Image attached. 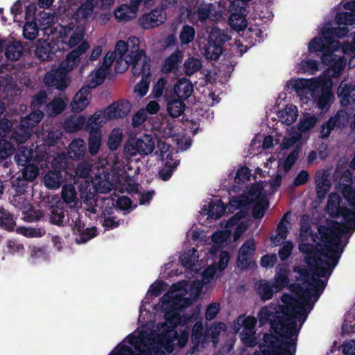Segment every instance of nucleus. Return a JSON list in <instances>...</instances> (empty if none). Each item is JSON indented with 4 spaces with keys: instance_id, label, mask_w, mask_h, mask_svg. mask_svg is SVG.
<instances>
[{
    "instance_id": "8fccbe9b",
    "label": "nucleus",
    "mask_w": 355,
    "mask_h": 355,
    "mask_svg": "<svg viewBox=\"0 0 355 355\" xmlns=\"http://www.w3.org/2000/svg\"><path fill=\"white\" fill-rule=\"evenodd\" d=\"M155 194V191L154 190L148 191L146 192L142 193L139 198V204L140 205H146L149 204Z\"/></svg>"
},
{
    "instance_id": "473e14b6",
    "label": "nucleus",
    "mask_w": 355,
    "mask_h": 355,
    "mask_svg": "<svg viewBox=\"0 0 355 355\" xmlns=\"http://www.w3.org/2000/svg\"><path fill=\"white\" fill-rule=\"evenodd\" d=\"M35 21L37 22L39 28L40 30H46L51 27L53 18L47 12H42L40 14V17L36 19Z\"/></svg>"
},
{
    "instance_id": "37998d69",
    "label": "nucleus",
    "mask_w": 355,
    "mask_h": 355,
    "mask_svg": "<svg viewBox=\"0 0 355 355\" xmlns=\"http://www.w3.org/2000/svg\"><path fill=\"white\" fill-rule=\"evenodd\" d=\"M43 216V213L41 211H29L24 212V219L28 223H33L38 221Z\"/></svg>"
},
{
    "instance_id": "c03bdc74",
    "label": "nucleus",
    "mask_w": 355,
    "mask_h": 355,
    "mask_svg": "<svg viewBox=\"0 0 355 355\" xmlns=\"http://www.w3.org/2000/svg\"><path fill=\"white\" fill-rule=\"evenodd\" d=\"M127 4L121 5L116 10L114 11V16L119 21H127L131 19V16L128 13L124 12V9H127Z\"/></svg>"
},
{
    "instance_id": "f8f14e48",
    "label": "nucleus",
    "mask_w": 355,
    "mask_h": 355,
    "mask_svg": "<svg viewBox=\"0 0 355 355\" xmlns=\"http://www.w3.org/2000/svg\"><path fill=\"white\" fill-rule=\"evenodd\" d=\"M135 44H139V40L137 37H132L126 42L123 40H119L116 42L113 53L118 57V60H123L128 59V55L132 50V46Z\"/></svg>"
},
{
    "instance_id": "a19ab883",
    "label": "nucleus",
    "mask_w": 355,
    "mask_h": 355,
    "mask_svg": "<svg viewBox=\"0 0 355 355\" xmlns=\"http://www.w3.org/2000/svg\"><path fill=\"white\" fill-rule=\"evenodd\" d=\"M147 114L145 110H140L135 113L132 119V126L134 128L139 127L146 121Z\"/></svg>"
},
{
    "instance_id": "4468645a",
    "label": "nucleus",
    "mask_w": 355,
    "mask_h": 355,
    "mask_svg": "<svg viewBox=\"0 0 355 355\" xmlns=\"http://www.w3.org/2000/svg\"><path fill=\"white\" fill-rule=\"evenodd\" d=\"M107 120L108 119L107 118L104 110L96 112L86 121L85 130L101 131V128Z\"/></svg>"
},
{
    "instance_id": "4be33fe9",
    "label": "nucleus",
    "mask_w": 355,
    "mask_h": 355,
    "mask_svg": "<svg viewBox=\"0 0 355 355\" xmlns=\"http://www.w3.org/2000/svg\"><path fill=\"white\" fill-rule=\"evenodd\" d=\"M62 198L70 207H74L77 203V193L74 187L71 184L65 185L62 189Z\"/></svg>"
},
{
    "instance_id": "1a4fd4ad",
    "label": "nucleus",
    "mask_w": 355,
    "mask_h": 355,
    "mask_svg": "<svg viewBox=\"0 0 355 355\" xmlns=\"http://www.w3.org/2000/svg\"><path fill=\"white\" fill-rule=\"evenodd\" d=\"M166 12L163 8H155L142 15L138 19L139 25L144 29H150L162 24L166 20Z\"/></svg>"
},
{
    "instance_id": "20e7f679",
    "label": "nucleus",
    "mask_w": 355,
    "mask_h": 355,
    "mask_svg": "<svg viewBox=\"0 0 355 355\" xmlns=\"http://www.w3.org/2000/svg\"><path fill=\"white\" fill-rule=\"evenodd\" d=\"M104 79V75L96 72L95 76L89 80L88 85L83 87L73 96L70 105L72 112H80L87 107L90 103L91 89L102 84Z\"/></svg>"
},
{
    "instance_id": "dca6fc26",
    "label": "nucleus",
    "mask_w": 355,
    "mask_h": 355,
    "mask_svg": "<svg viewBox=\"0 0 355 355\" xmlns=\"http://www.w3.org/2000/svg\"><path fill=\"white\" fill-rule=\"evenodd\" d=\"M86 118L84 116H69L64 120L63 128L67 132H76L85 128Z\"/></svg>"
},
{
    "instance_id": "c756f323",
    "label": "nucleus",
    "mask_w": 355,
    "mask_h": 355,
    "mask_svg": "<svg viewBox=\"0 0 355 355\" xmlns=\"http://www.w3.org/2000/svg\"><path fill=\"white\" fill-rule=\"evenodd\" d=\"M104 111L108 120L123 118L127 115V110L124 111L120 110L117 103H114L109 105Z\"/></svg>"
},
{
    "instance_id": "6ab92c4d",
    "label": "nucleus",
    "mask_w": 355,
    "mask_h": 355,
    "mask_svg": "<svg viewBox=\"0 0 355 355\" xmlns=\"http://www.w3.org/2000/svg\"><path fill=\"white\" fill-rule=\"evenodd\" d=\"M89 133L88 139V150L92 155L98 153L101 146V131L87 130Z\"/></svg>"
},
{
    "instance_id": "5fc2aeb1",
    "label": "nucleus",
    "mask_w": 355,
    "mask_h": 355,
    "mask_svg": "<svg viewBox=\"0 0 355 355\" xmlns=\"http://www.w3.org/2000/svg\"><path fill=\"white\" fill-rule=\"evenodd\" d=\"M119 221H116L114 217H107L103 220V226L107 229H114L119 225Z\"/></svg>"
},
{
    "instance_id": "4c0bfd02",
    "label": "nucleus",
    "mask_w": 355,
    "mask_h": 355,
    "mask_svg": "<svg viewBox=\"0 0 355 355\" xmlns=\"http://www.w3.org/2000/svg\"><path fill=\"white\" fill-rule=\"evenodd\" d=\"M12 123L7 119H0V137H6L12 131Z\"/></svg>"
},
{
    "instance_id": "bb28decb",
    "label": "nucleus",
    "mask_w": 355,
    "mask_h": 355,
    "mask_svg": "<svg viewBox=\"0 0 355 355\" xmlns=\"http://www.w3.org/2000/svg\"><path fill=\"white\" fill-rule=\"evenodd\" d=\"M46 107L51 110L50 115L57 116L65 110L67 103L62 98H54Z\"/></svg>"
},
{
    "instance_id": "cd10ccee",
    "label": "nucleus",
    "mask_w": 355,
    "mask_h": 355,
    "mask_svg": "<svg viewBox=\"0 0 355 355\" xmlns=\"http://www.w3.org/2000/svg\"><path fill=\"white\" fill-rule=\"evenodd\" d=\"M94 6L92 2L83 3L74 13L76 19H86L93 13Z\"/></svg>"
},
{
    "instance_id": "603ef678",
    "label": "nucleus",
    "mask_w": 355,
    "mask_h": 355,
    "mask_svg": "<svg viewBox=\"0 0 355 355\" xmlns=\"http://www.w3.org/2000/svg\"><path fill=\"white\" fill-rule=\"evenodd\" d=\"M16 132H18L21 135H24L25 133H27V137L29 139L33 132V130L31 129L28 125H25L22 121H20V123L15 127L14 129Z\"/></svg>"
},
{
    "instance_id": "09e8293b",
    "label": "nucleus",
    "mask_w": 355,
    "mask_h": 355,
    "mask_svg": "<svg viewBox=\"0 0 355 355\" xmlns=\"http://www.w3.org/2000/svg\"><path fill=\"white\" fill-rule=\"evenodd\" d=\"M118 60V57L115 55V53L108 52L105 55L103 62H102V67L105 69H108L110 66L112 65L114 61Z\"/></svg>"
},
{
    "instance_id": "de8ad7c7",
    "label": "nucleus",
    "mask_w": 355,
    "mask_h": 355,
    "mask_svg": "<svg viewBox=\"0 0 355 355\" xmlns=\"http://www.w3.org/2000/svg\"><path fill=\"white\" fill-rule=\"evenodd\" d=\"M90 168L84 164H78L74 170L75 175L79 178H85L89 174Z\"/></svg>"
},
{
    "instance_id": "f3484780",
    "label": "nucleus",
    "mask_w": 355,
    "mask_h": 355,
    "mask_svg": "<svg viewBox=\"0 0 355 355\" xmlns=\"http://www.w3.org/2000/svg\"><path fill=\"white\" fill-rule=\"evenodd\" d=\"M178 166V162L172 159V156L170 153L166 155V162L163 167L158 171V176L159 179L163 181L168 180L175 169Z\"/></svg>"
},
{
    "instance_id": "4d7b16f0",
    "label": "nucleus",
    "mask_w": 355,
    "mask_h": 355,
    "mask_svg": "<svg viewBox=\"0 0 355 355\" xmlns=\"http://www.w3.org/2000/svg\"><path fill=\"white\" fill-rule=\"evenodd\" d=\"M85 228V223H83L80 219H78L74 223V225L72 227V231L74 234L78 235L79 236Z\"/></svg>"
},
{
    "instance_id": "49530a36",
    "label": "nucleus",
    "mask_w": 355,
    "mask_h": 355,
    "mask_svg": "<svg viewBox=\"0 0 355 355\" xmlns=\"http://www.w3.org/2000/svg\"><path fill=\"white\" fill-rule=\"evenodd\" d=\"M114 130L111 133L107 141L109 148L112 150H116L121 142V135H114Z\"/></svg>"
},
{
    "instance_id": "774afa93",
    "label": "nucleus",
    "mask_w": 355,
    "mask_h": 355,
    "mask_svg": "<svg viewBox=\"0 0 355 355\" xmlns=\"http://www.w3.org/2000/svg\"><path fill=\"white\" fill-rule=\"evenodd\" d=\"M117 105H119V109L122 110V111H124L125 110H127V114L130 112V103L128 102H120L117 103Z\"/></svg>"
},
{
    "instance_id": "f704fd0d",
    "label": "nucleus",
    "mask_w": 355,
    "mask_h": 355,
    "mask_svg": "<svg viewBox=\"0 0 355 355\" xmlns=\"http://www.w3.org/2000/svg\"><path fill=\"white\" fill-rule=\"evenodd\" d=\"M166 286L167 284L164 282L162 280H156L150 285L148 293H150V295L152 296L158 297L166 289Z\"/></svg>"
},
{
    "instance_id": "e2e57ef3",
    "label": "nucleus",
    "mask_w": 355,
    "mask_h": 355,
    "mask_svg": "<svg viewBox=\"0 0 355 355\" xmlns=\"http://www.w3.org/2000/svg\"><path fill=\"white\" fill-rule=\"evenodd\" d=\"M143 0H130V6L132 7V14H135L139 8V6Z\"/></svg>"
},
{
    "instance_id": "aec40b11",
    "label": "nucleus",
    "mask_w": 355,
    "mask_h": 355,
    "mask_svg": "<svg viewBox=\"0 0 355 355\" xmlns=\"http://www.w3.org/2000/svg\"><path fill=\"white\" fill-rule=\"evenodd\" d=\"M161 71L164 73L173 71L175 76H178V49L164 60L161 67Z\"/></svg>"
},
{
    "instance_id": "6e6552de",
    "label": "nucleus",
    "mask_w": 355,
    "mask_h": 355,
    "mask_svg": "<svg viewBox=\"0 0 355 355\" xmlns=\"http://www.w3.org/2000/svg\"><path fill=\"white\" fill-rule=\"evenodd\" d=\"M43 81L47 87H53L60 91H64L71 82L70 78L59 67L48 71Z\"/></svg>"
},
{
    "instance_id": "0e129e2a",
    "label": "nucleus",
    "mask_w": 355,
    "mask_h": 355,
    "mask_svg": "<svg viewBox=\"0 0 355 355\" xmlns=\"http://www.w3.org/2000/svg\"><path fill=\"white\" fill-rule=\"evenodd\" d=\"M94 192H88V193H86V192H81L80 193V197L81 198H83L84 200V201L85 202H89L91 200H92L94 198Z\"/></svg>"
},
{
    "instance_id": "e433bc0d",
    "label": "nucleus",
    "mask_w": 355,
    "mask_h": 355,
    "mask_svg": "<svg viewBox=\"0 0 355 355\" xmlns=\"http://www.w3.org/2000/svg\"><path fill=\"white\" fill-rule=\"evenodd\" d=\"M6 247L8 252L10 254H22L24 252V246L17 240H8Z\"/></svg>"
},
{
    "instance_id": "58836bf2",
    "label": "nucleus",
    "mask_w": 355,
    "mask_h": 355,
    "mask_svg": "<svg viewBox=\"0 0 355 355\" xmlns=\"http://www.w3.org/2000/svg\"><path fill=\"white\" fill-rule=\"evenodd\" d=\"M166 79L161 78H159L157 83L155 84L152 93L153 94V96L155 98H158L161 97L163 94L164 89L166 87Z\"/></svg>"
},
{
    "instance_id": "69168bd1",
    "label": "nucleus",
    "mask_w": 355,
    "mask_h": 355,
    "mask_svg": "<svg viewBox=\"0 0 355 355\" xmlns=\"http://www.w3.org/2000/svg\"><path fill=\"white\" fill-rule=\"evenodd\" d=\"M54 0H38V5L42 8H49Z\"/></svg>"
},
{
    "instance_id": "680f3d73",
    "label": "nucleus",
    "mask_w": 355,
    "mask_h": 355,
    "mask_svg": "<svg viewBox=\"0 0 355 355\" xmlns=\"http://www.w3.org/2000/svg\"><path fill=\"white\" fill-rule=\"evenodd\" d=\"M102 53V49L100 46H95L92 50L91 55L89 57V60H96Z\"/></svg>"
},
{
    "instance_id": "9b49d317",
    "label": "nucleus",
    "mask_w": 355,
    "mask_h": 355,
    "mask_svg": "<svg viewBox=\"0 0 355 355\" xmlns=\"http://www.w3.org/2000/svg\"><path fill=\"white\" fill-rule=\"evenodd\" d=\"M132 149L140 155H148L151 153L155 148V140L150 135L144 134L137 138L132 145Z\"/></svg>"
},
{
    "instance_id": "c85d7f7f",
    "label": "nucleus",
    "mask_w": 355,
    "mask_h": 355,
    "mask_svg": "<svg viewBox=\"0 0 355 355\" xmlns=\"http://www.w3.org/2000/svg\"><path fill=\"white\" fill-rule=\"evenodd\" d=\"M65 217L64 210L62 208L56 207L53 208L49 214V222L54 225L63 226Z\"/></svg>"
},
{
    "instance_id": "6e6d98bb",
    "label": "nucleus",
    "mask_w": 355,
    "mask_h": 355,
    "mask_svg": "<svg viewBox=\"0 0 355 355\" xmlns=\"http://www.w3.org/2000/svg\"><path fill=\"white\" fill-rule=\"evenodd\" d=\"M23 1L17 0L10 8V12L14 17L20 15L22 12Z\"/></svg>"
},
{
    "instance_id": "0eeeda50",
    "label": "nucleus",
    "mask_w": 355,
    "mask_h": 355,
    "mask_svg": "<svg viewBox=\"0 0 355 355\" xmlns=\"http://www.w3.org/2000/svg\"><path fill=\"white\" fill-rule=\"evenodd\" d=\"M59 50H60L59 42L39 39L36 43L35 55L40 61H51Z\"/></svg>"
},
{
    "instance_id": "13d9d810",
    "label": "nucleus",
    "mask_w": 355,
    "mask_h": 355,
    "mask_svg": "<svg viewBox=\"0 0 355 355\" xmlns=\"http://www.w3.org/2000/svg\"><path fill=\"white\" fill-rule=\"evenodd\" d=\"M128 65L129 63H126V59H123V60H118L114 66L115 71L121 73L127 69Z\"/></svg>"
},
{
    "instance_id": "b1692460",
    "label": "nucleus",
    "mask_w": 355,
    "mask_h": 355,
    "mask_svg": "<svg viewBox=\"0 0 355 355\" xmlns=\"http://www.w3.org/2000/svg\"><path fill=\"white\" fill-rule=\"evenodd\" d=\"M39 30L37 22L35 20L26 21L23 28V35L26 40H33L38 35Z\"/></svg>"
},
{
    "instance_id": "2eb2a0df",
    "label": "nucleus",
    "mask_w": 355,
    "mask_h": 355,
    "mask_svg": "<svg viewBox=\"0 0 355 355\" xmlns=\"http://www.w3.org/2000/svg\"><path fill=\"white\" fill-rule=\"evenodd\" d=\"M16 225V218H15L14 214L3 207L0 206V228L11 232L15 230Z\"/></svg>"
},
{
    "instance_id": "3c124183",
    "label": "nucleus",
    "mask_w": 355,
    "mask_h": 355,
    "mask_svg": "<svg viewBox=\"0 0 355 355\" xmlns=\"http://www.w3.org/2000/svg\"><path fill=\"white\" fill-rule=\"evenodd\" d=\"M73 31V29L68 26H62L60 25V30L58 31V37L62 40V41H66L67 39ZM62 44V42H61Z\"/></svg>"
},
{
    "instance_id": "f03ea898",
    "label": "nucleus",
    "mask_w": 355,
    "mask_h": 355,
    "mask_svg": "<svg viewBox=\"0 0 355 355\" xmlns=\"http://www.w3.org/2000/svg\"><path fill=\"white\" fill-rule=\"evenodd\" d=\"M172 292L168 291L160 298L154 309L164 313L165 322L157 324V329L162 334L169 336V342L178 340V282L171 285Z\"/></svg>"
},
{
    "instance_id": "423d86ee",
    "label": "nucleus",
    "mask_w": 355,
    "mask_h": 355,
    "mask_svg": "<svg viewBox=\"0 0 355 355\" xmlns=\"http://www.w3.org/2000/svg\"><path fill=\"white\" fill-rule=\"evenodd\" d=\"M89 48V44L87 41L83 42L76 49L70 51L58 65L60 69L64 71L67 75L71 71L76 68L80 62V56L84 54Z\"/></svg>"
},
{
    "instance_id": "a18cd8bd",
    "label": "nucleus",
    "mask_w": 355,
    "mask_h": 355,
    "mask_svg": "<svg viewBox=\"0 0 355 355\" xmlns=\"http://www.w3.org/2000/svg\"><path fill=\"white\" fill-rule=\"evenodd\" d=\"M132 200L130 198L126 196H121L116 201V206L121 210H128L132 206Z\"/></svg>"
},
{
    "instance_id": "052dcab7",
    "label": "nucleus",
    "mask_w": 355,
    "mask_h": 355,
    "mask_svg": "<svg viewBox=\"0 0 355 355\" xmlns=\"http://www.w3.org/2000/svg\"><path fill=\"white\" fill-rule=\"evenodd\" d=\"M95 189L98 192H100L101 193H109L111 190L110 186L107 185V183L105 182H99V183L96 185Z\"/></svg>"
},
{
    "instance_id": "7c9ffc66",
    "label": "nucleus",
    "mask_w": 355,
    "mask_h": 355,
    "mask_svg": "<svg viewBox=\"0 0 355 355\" xmlns=\"http://www.w3.org/2000/svg\"><path fill=\"white\" fill-rule=\"evenodd\" d=\"M21 175L30 182H33L38 175V167L33 164H28L24 166Z\"/></svg>"
},
{
    "instance_id": "5701e85b",
    "label": "nucleus",
    "mask_w": 355,
    "mask_h": 355,
    "mask_svg": "<svg viewBox=\"0 0 355 355\" xmlns=\"http://www.w3.org/2000/svg\"><path fill=\"white\" fill-rule=\"evenodd\" d=\"M44 116L43 112L37 109L33 110L24 118L21 119V121L25 123V125H28V127L33 130V128L42 120Z\"/></svg>"
},
{
    "instance_id": "9d476101",
    "label": "nucleus",
    "mask_w": 355,
    "mask_h": 355,
    "mask_svg": "<svg viewBox=\"0 0 355 355\" xmlns=\"http://www.w3.org/2000/svg\"><path fill=\"white\" fill-rule=\"evenodd\" d=\"M31 182L21 175L12 182V187L16 191V195L13 196L11 202L15 207L21 209L25 202V198L22 196L28 187V184Z\"/></svg>"
},
{
    "instance_id": "ddd939ff",
    "label": "nucleus",
    "mask_w": 355,
    "mask_h": 355,
    "mask_svg": "<svg viewBox=\"0 0 355 355\" xmlns=\"http://www.w3.org/2000/svg\"><path fill=\"white\" fill-rule=\"evenodd\" d=\"M86 153V143L80 138H76L71 141L69 145L68 155L73 160L83 159Z\"/></svg>"
},
{
    "instance_id": "412c9836",
    "label": "nucleus",
    "mask_w": 355,
    "mask_h": 355,
    "mask_svg": "<svg viewBox=\"0 0 355 355\" xmlns=\"http://www.w3.org/2000/svg\"><path fill=\"white\" fill-rule=\"evenodd\" d=\"M85 35V29L78 26L71 32L68 41H62V44H66L69 48H73L78 44H81Z\"/></svg>"
},
{
    "instance_id": "864d4df0",
    "label": "nucleus",
    "mask_w": 355,
    "mask_h": 355,
    "mask_svg": "<svg viewBox=\"0 0 355 355\" xmlns=\"http://www.w3.org/2000/svg\"><path fill=\"white\" fill-rule=\"evenodd\" d=\"M36 12V7L33 4H30L26 7L25 10V19L26 21L36 20L35 17Z\"/></svg>"
},
{
    "instance_id": "bf43d9fd",
    "label": "nucleus",
    "mask_w": 355,
    "mask_h": 355,
    "mask_svg": "<svg viewBox=\"0 0 355 355\" xmlns=\"http://www.w3.org/2000/svg\"><path fill=\"white\" fill-rule=\"evenodd\" d=\"M159 110V105L156 101H150L146 107V112L153 114L157 113Z\"/></svg>"
},
{
    "instance_id": "79ce46f5",
    "label": "nucleus",
    "mask_w": 355,
    "mask_h": 355,
    "mask_svg": "<svg viewBox=\"0 0 355 355\" xmlns=\"http://www.w3.org/2000/svg\"><path fill=\"white\" fill-rule=\"evenodd\" d=\"M9 139L15 144V146L16 145L18 146L19 144H24L28 138L27 137V133L23 135L12 130L11 134L9 135Z\"/></svg>"
},
{
    "instance_id": "a211bd4d",
    "label": "nucleus",
    "mask_w": 355,
    "mask_h": 355,
    "mask_svg": "<svg viewBox=\"0 0 355 355\" xmlns=\"http://www.w3.org/2000/svg\"><path fill=\"white\" fill-rule=\"evenodd\" d=\"M34 152L26 146L19 147L15 155V161L19 166H26L33 160Z\"/></svg>"
},
{
    "instance_id": "a878e982",
    "label": "nucleus",
    "mask_w": 355,
    "mask_h": 355,
    "mask_svg": "<svg viewBox=\"0 0 355 355\" xmlns=\"http://www.w3.org/2000/svg\"><path fill=\"white\" fill-rule=\"evenodd\" d=\"M22 54V46L21 43L15 42L7 46L5 50L6 57L10 60H17Z\"/></svg>"
},
{
    "instance_id": "338daca9",
    "label": "nucleus",
    "mask_w": 355,
    "mask_h": 355,
    "mask_svg": "<svg viewBox=\"0 0 355 355\" xmlns=\"http://www.w3.org/2000/svg\"><path fill=\"white\" fill-rule=\"evenodd\" d=\"M173 95L175 96H173V99L171 101V103L176 104V103H178V98H175V96H178V80L175 81L173 83Z\"/></svg>"
},
{
    "instance_id": "ea45409f",
    "label": "nucleus",
    "mask_w": 355,
    "mask_h": 355,
    "mask_svg": "<svg viewBox=\"0 0 355 355\" xmlns=\"http://www.w3.org/2000/svg\"><path fill=\"white\" fill-rule=\"evenodd\" d=\"M149 81L146 78L142 77L141 80L136 85L135 92L141 97L144 96L148 91Z\"/></svg>"
},
{
    "instance_id": "7ed1b4c3",
    "label": "nucleus",
    "mask_w": 355,
    "mask_h": 355,
    "mask_svg": "<svg viewBox=\"0 0 355 355\" xmlns=\"http://www.w3.org/2000/svg\"><path fill=\"white\" fill-rule=\"evenodd\" d=\"M126 63L132 64V72L134 76L142 77L148 79L150 75V60L146 56V52L139 49L138 44L132 46V50L128 55Z\"/></svg>"
},
{
    "instance_id": "72a5a7b5",
    "label": "nucleus",
    "mask_w": 355,
    "mask_h": 355,
    "mask_svg": "<svg viewBox=\"0 0 355 355\" xmlns=\"http://www.w3.org/2000/svg\"><path fill=\"white\" fill-rule=\"evenodd\" d=\"M17 232L30 238L41 237L45 234V231L43 229L34 227H20L17 229Z\"/></svg>"
},
{
    "instance_id": "2f4dec72",
    "label": "nucleus",
    "mask_w": 355,
    "mask_h": 355,
    "mask_svg": "<svg viewBox=\"0 0 355 355\" xmlns=\"http://www.w3.org/2000/svg\"><path fill=\"white\" fill-rule=\"evenodd\" d=\"M97 235V229L96 227L91 228H85L80 235L76 238V241L78 243H84L89 240L94 238Z\"/></svg>"
},
{
    "instance_id": "39448f33",
    "label": "nucleus",
    "mask_w": 355,
    "mask_h": 355,
    "mask_svg": "<svg viewBox=\"0 0 355 355\" xmlns=\"http://www.w3.org/2000/svg\"><path fill=\"white\" fill-rule=\"evenodd\" d=\"M68 162L64 155H58L51 162L52 169L49 171L43 178L45 187L49 189H58L63 180L62 172L67 168Z\"/></svg>"
},
{
    "instance_id": "393cba45",
    "label": "nucleus",
    "mask_w": 355,
    "mask_h": 355,
    "mask_svg": "<svg viewBox=\"0 0 355 355\" xmlns=\"http://www.w3.org/2000/svg\"><path fill=\"white\" fill-rule=\"evenodd\" d=\"M16 150L15 144L6 138L0 139V159H6Z\"/></svg>"
},
{
    "instance_id": "f257e3e1",
    "label": "nucleus",
    "mask_w": 355,
    "mask_h": 355,
    "mask_svg": "<svg viewBox=\"0 0 355 355\" xmlns=\"http://www.w3.org/2000/svg\"><path fill=\"white\" fill-rule=\"evenodd\" d=\"M169 336L166 334L151 332L150 334L144 332L139 335L130 334L128 336L130 345L134 346L139 352L135 353L132 349L128 345H119L117 346L119 349L116 352H111L109 355H165L163 349L168 353L173 352V344L169 342Z\"/></svg>"
},
{
    "instance_id": "c9c22d12",
    "label": "nucleus",
    "mask_w": 355,
    "mask_h": 355,
    "mask_svg": "<svg viewBox=\"0 0 355 355\" xmlns=\"http://www.w3.org/2000/svg\"><path fill=\"white\" fill-rule=\"evenodd\" d=\"M47 101V94L44 91H40L33 98L31 107L33 109L40 108L46 104Z\"/></svg>"
}]
</instances>
